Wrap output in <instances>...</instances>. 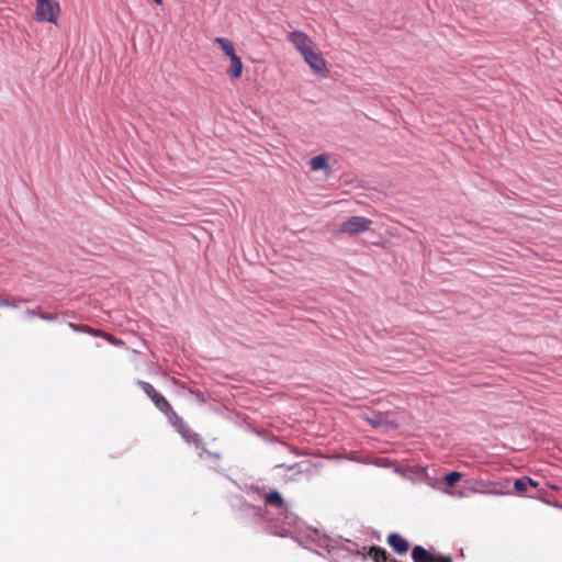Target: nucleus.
Masks as SVG:
<instances>
[{
	"instance_id": "22",
	"label": "nucleus",
	"mask_w": 562,
	"mask_h": 562,
	"mask_svg": "<svg viewBox=\"0 0 562 562\" xmlns=\"http://www.w3.org/2000/svg\"><path fill=\"white\" fill-rule=\"evenodd\" d=\"M157 4H161L162 0H154Z\"/></svg>"
},
{
	"instance_id": "13",
	"label": "nucleus",
	"mask_w": 562,
	"mask_h": 562,
	"mask_svg": "<svg viewBox=\"0 0 562 562\" xmlns=\"http://www.w3.org/2000/svg\"><path fill=\"white\" fill-rule=\"evenodd\" d=\"M368 554L374 562H387V553L381 547L370 548Z\"/></svg>"
},
{
	"instance_id": "12",
	"label": "nucleus",
	"mask_w": 562,
	"mask_h": 562,
	"mask_svg": "<svg viewBox=\"0 0 562 562\" xmlns=\"http://www.w3.org/2000/svg\"><path fill=\"white\" fill-rule=\"evenodd\" d=\"M265 499H266V504L278 507V508H282L284 505V501H283L282 496L277 491L269 492L266 495Z\"/></svg>"
},
{
	"instance_id": "20",
	"label": "nucleus",
	"mask_w": 562,
	"mask_h": 562,
	"mask_svg": "<svg viewBox=\"0 0 562 562\" xmlns=\"http://www.w3.org/2000/svg\"><path fill=\"white\" fill-rule=\"evenodd\" d=\"M106 334L105 331L101 330V329H95V328H92V335L93 336H97V337H101V338H105L106 337Z\"/></svg>"
},
{
	"instance_id": "10",
	"label": "nucleus",
	"mask_w": 562,
	"mask_h": 562,
	"mask_svg": "<svg viewBox=\"0 0 562 562\" xmlns=\"http://www.w3.org/2000/svg\"><path fill=\"white\" fill-rule=\"evenodd\" d=\"M214 43L220 45L224 54L229 58L236 54L235 45L233 41L226 37H216Z\"/></svg>"
},
{
	"instance_id": "3",
	"label": "nucleus",
	"mask_w": 562,
	"mask_h": 562,
	"mask_svg": "<svg viewBox=\"0 0 562 562\" xmlns=\"http://www.w3.org/2000/svg\"><path fill=\"white\" fill-rule=\"evenodd\" d=\"M372 221L364 216H351L348 221L344 222L339 232L342 234L357 235L370 229Z\"/></svg>"
},
{
	"instance_id": "11",
	"label": "nucleus",
	"mask_w": 562,
	"mask_h": 562,
	"mask_svg": "<svg viewBox=\"0 0 562 562\" xmlns=\"http://www.w3.org/2000/svg\"><path fill=\"white\" fill-rule=\"evenodd\" d=\"M311 169L313 171H317L321 169H327L328 168V157L325 154L315 156L310 161Z\"/></svg>"
},
{
	"instance_id": "8",
	"label": "nucleus",
	"mask_w": 562,
	"mask_h": 562,
	"mask_svg": "<svg viewBox=\"0 0 562 562\" xmlns=\"http://www.w3.org/2000/svg\"><path fill=\"white\" fill-rule=\"evenodd\" d=\"M231 66L226 69V75L233 79H239L243 75L244 65L239 56L235 54L229 57Z\"/></svg>"
},
{
	"instance_id": "18",
	"label": "nucleus",
	"mask_w": 562,
	"mask_h": 562,
	"mask_svg": "<svg viewBox=\"0 0 562 562\" xmlns=\"http://www.w3.org/2000/svg\"><path fill=\"white\" fill-rule=\"evenodd\" d=\"M104 339L113 346H124L123 340L116 338L115 336H113L111 334H106V337Z\"/></svg>"
},
{
	"instance_id": "14",
	"label": "nucleus",
	"mask_w": 562,
	"mask_h": 562,
	"mask_svg": "<svg viewBox=\"0 0 562 562\" xmlns=\"http://www.w3.org/2000/svg\"><path fill=\"white\" fill-rule=\"evenodd\" d=\"M21 302H25V300L0 296V306L2 307H16Z\"/></svg>"
},
{
	"instance_id": "9",
	"label": "nucleus",
	"mask_w": 562,
	"mask_h": 562,
	"mask_svg": "<svg viewBox=\"0 0 562 562\" xmlns=\"http://www.w3.org/2000/svg\"><path fill=\"white\" fill-rule=\"evenodd\" d=\"M412 558L414 562H437L436 554L427 551L422 546L413 548Z\"/></svg>"
},
{
	"instance_id": "5",
	"label": "nucleus",
	"mask_w": 562,
	"mask_h": 562,
	"mask_svg": "<svg viewBox=\"0 0 562 562\" xmlns=\"http://www.w3.org/2000/svg\"><path fill=\"white\" fill-rule=\"evenodd\" d=\"M288 41L294 46L301 56L316 47L314 41L302 31H293L288 34Z\"/></svg>"
},
{
	"instance_id": "1",
	"label": "nucleus",
	"mask_w": 562,
	"mask_h": 562,
	"mask_svg": "<svg viewBox=\"0 0 562 562\" xmlns=\"http://www.w3.org/2000/svg\"><path fill=\"white\" fill-rule=\"evenodd\" d=\"M60 12L58 2L54 0H36L34 19L38 22H50L56 24Z\"/></svg>"
},
{
	"instance_id": "19",
	"label": "nucleus",
	"mask_w": 562,
	"mask_h": 562,
	"mask_svg": "<svg viewBox=\"0 0 562 562\" xmlns=\"http://www.w3.org/2000/svg\"><path fill=\"white\" fill-rule=\"evenodd\" d=\"M436 560L437 562H453L450 555H445L440 553L436 554Z\"/></svg>"
},
{
	"instance_id": "6",
	"label": "nucleus",
	"mask_w": 562,
	"mask_h": 562,
	"mask_svg": "<svg viewBox=\"0 0 562 562\" xmlns=\"http://www.w3.org/2000/svg\"><path fill=\"white\" fill-rule=\"evenodd\" d=\"M171 413L176 418L175 426H176L178 432L181 435V437L188 443L199 445L201 442L200 436L196 432L192 431L189 428V426L182 420V418L179 417L173 411Z\"/></svg>"
},
{
	"instance_id": "17",
	"label": "nucleus",
	"mask_w": 562,
	"mask_h": 562,
	"mask_svg": "<svg viewBox=\"0 0 562 562\" xmlns=\"http://www.w3.org/2000/svg\"><path fill=\"white\" fill-rule=\"evenodd\" d=\"M69 327H70L74 331H82V333H86V334L92 335V327H90V326H87V325H78V324H75V323H69Z\"/></svg>"
},
{
	"instance_id": "7",
	"label": "nucleus",
	"mask_w": 562,
	"mask_h": 562,
	"mask_svg": "<svg viewBox=\"0 0 562 562\" xmlns=\"http://www.w3.org/2000/svg\"><path fill=\"white\" fill-rule=\"evenodd\" d=\"M387 543L398 554H405L409 549L407 540L396 532L387 536Z\"/></svg>"
},
{
	"instance_id": "15",
	"label": "nucleus",
	"mask_w": 562,
	"mask_h": 562,
	"mask_svg": "<svg viewBox=\"0 0 562 562\" xmlns=\"http://www.w3.org/2000/svg\"><path fill=\"white\" fill-rule=\"evenodd\" d=\"M461 476L462 474L460 472L453 471L445 475L443 481L448 486H453L460 481Z\"/></svg>"
},
{
	"instance_id": "21",
	"label": "nucleus",
	"mask_w": 562,
	"mask_h": 562,
	"mask_svg": "<svg viewBox=\"0 0 562 562\" xmlns=\"http://www.w3.org/2000/svg\"><path fill=\"white\" fill-rule=\"evenodd\" d=\"M527 481H529V486H532V487H537L538 486V483L535 482L533 480L529 479V477H526Z\"/></svg>"
},
{
	"instance_id": "2",
	"label": "nucleus",
	"mask_w": 562,
	"mask_h": 562,
	"mask_svg": "<svg viewBox=\"0 0 562 562\" xmlns=\"http://www.w3.org/2000/svg\"><path fill=\"white\" fill-rule=\"evenodd\" d=\"M304 61L308 65L312 72L319 78H327L328 77V67L327 61L322 56V54L318 52L317 47L313 48L312 50L307 52L302 56Z\"/></svg>"
},
{
	"instance_id": "16",
	"label": "nucleus",
	"mask_w": 562,
	"mask_h": 562,
	"mask_svg": "<svg viewBox=\"0 0 562 562\" xmlns=\"http://www.w3.org/2000/svg\"><path fill=\"white\" fill-rule=\"evenodd\" d=\"M528 486H529V481H527L526 477L517 479L514 483L515 490L519 493L527 492Z\"/></svg>"
},
{
	"instance_id": "4",
	"label": "nucleus",
	"mask_w": 562,
	"mask_h": 562,
	"mask_svg": "<svg viewBox=\"0 0 562 562\" xmlns=\"http://www.w3.org/2000/svg\"><path fill=\"white\" fill-rule=\"evenodd\" d=\"M138 385L160 412L167 415L172 412V407L169 402L150 383L138 381Z\"/></svg>"
}]
</instances>
